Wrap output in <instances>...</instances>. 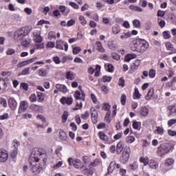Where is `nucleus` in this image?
<instances>
[{
    "mask_svg": "<svg viewBox=\"0 0 176 176\" xmlns=\"http://www.w3.org/2000/svg\"><path fill=\"white\" fill-rule=\"evenodd\" d=\"M14 53H15L14 50L12 48H9L6 51V54H8V56H12V54H14Z\"/></svg>",
    "mask_w": 176,
    "mask_h": 176,
    "instance_id": "nucleus-58",
    "label": "nucleus"
},
{
    "mask_svg": "<svg viewBox=\"0 0 176 176\" xmlns=\"http://www.w3.org/2000/svg\"><path fill=\"white\" fill-rule=\"evenodd\" d=\"M102 80H103L104 83H106V82H111V80H112V77L104 76L102 77Z\"/></svg>",
    "mask_w": 176,
    "mask_h": 176,
    "instance_id": "nucleus-53",
    "label": "nucleus"
},
{
    "mask_svg": "<svg viewBox=\"0 0 176 176\" xmlns=\"http://www.w3.org/2000/svg\"><path fill=\"white\" fill-rule=\"evenodd\" d=\"M74 97L75 100H79L80 101H85L86 98V94L83 90L80 89L79 91H76L74 94Z\"/></svg>",
    "mask_w": 176,
    "mask_h": 176,
    "instance_id": "nucleus-6",
    "label": "nucleus"
},
{
    "mask_svg": "<svg viewBox=\"0 0 176 176\" xmlns=\"http://www.w3.org/2000/svg\"><path fill=\"white\" fill-rule=\"evenodd\" d=\"M21 87H22L23 90H25V91H27V90H28V84L25 82H22L21 84Z\"/></svg>",
    "mask_w": 176,
    "mask_h": 176,
    "instance_id": "nucleus-63",
    "label": "nucleus"
},
{
    "mask_svg": "<svg viewBox=\"0 0 176 176\" xmlns=\"http://www.w3.org/2000/svg\"><path fill=\"white\" fill-rule=\"evenodd\" d=\"M28 65V62L27 60L22 61L17 65L18 68H21V67H25Z\"/></svg>",
    "mask_w": 176,
    "mask_h": 176,
    "instance_id": "nucleus-50",
    "label": "nucleus"
},
{
    "mask_svg": "<svg viewBox=\"0 0 176 176\" xmlns=\"http://www.w3.org/2000/svg\"><path fill=\"white\" fill-rule=\"evenodd\" d=\"M98 136L102 140V141H104V142H105L106 144L107 142H108V141H109V138H108V136L105 135V133H104V132L102 131L98 133Z\"/></svg>",
    "mask_w": 176,
    "mask_h": 176,
    "instance_id": "nucleus-19",
    "label": "nucleus"
},
{
    "mask_svg": "<svg viewBox=\"0 0 176 176\" xmlns=\"http://www.w3.org/2000/svg\"><path fill=\"white\" fill-rule=\"evenodd\" d=\"M65 50L67 52L68 50V43L63 40H59L56 41V48L59 49V50Z\"/></svg>",
    "mask_w": 176,
    "mask_h": 176,
    "instance_id": "nucleus-7",
    "label": "nucleus"
},
{
    "mask_svg": "<svg viewBox=\"0 0 176 176\" xmlns=\"http://www.w3.org/2000/svg\"><path fill=\"white\" fill-rule=\"evenodd\" d=\"M40 10L43 12L45 14H47L50 11V8L49 6H46L44 8H40Z\"/></svg>",
    "mask_w": 176,
    "mask_h": 176,
    "instance_id": "nucleus-43",
    "label": "nucleus"
},
{
    "mask_svg": "<svg viewBox=\"0 0 176 176\" xmlns=\"http://www.w3.org/2000/svg\"><path fill=\"white\" fill-rule=\"evenodd\" d=\"M114 69H115V68L113 67V65H112V64L107 65V72H108L112 73V72H113Z\"/></svg>",
    "mask_w": 176,
    "mask_h": 176,
    "instance_id": "nucleus-54",
    "label": "nucleus"
},
{
    "mask_svg": "<svg viewBox=\"0 0 176 176\" xmlns=\"http://www.w3.org/2000/svg\"><path fill=\"white\" fill-rule=\"evenodd\" d=\"M69 5L72 6V8H74V9H79V6H78L75 2L70 1Z\"/></svg>",
    "mask_w": 176,
    "mask_h": 176,
    "instance_id": "nucleus-59",
    "label": "nucleus"
},
{
    "mask_svg": "<svg viewBox=\"0 0 176 176\" xmlns=\"http://www.w3.org/2000/svg\"><path fill=\"white\" fill-rule=\"evenodd\" d=\"M140 65H141V60L137 59L135 60V61L134 62L133 65L131 66V68L135 71L137 69H138V67H140Z\"/></svg>",
    "mask_w": 176,
    "mask_h": 176,
    "instance_id": "nucleus-26",
    "label": "nucleus"
},
{
    "mask_svg": "<svg viewBox=\"0 0 176 176\" xmlns=\"http://www.w3.org/2000/svg\"><path fill=\"white\" fill-rule=\"evenodd\" d=\"M37 98L38 102H43V101H45V96L41 92L37 93Z\"/></svg>",
    "mask_w": 176,
    "mask_h": 176,
    "instance_id": "nucleus-30",
    "label": "nucleus"
},
{
    "mask_svg": "<svg viewBox=\"0 0 176 176\" xmlns=\"http://www.w3.org/2000/svg\"><path fill=\"white\" fill-rule=\"evenodd\" d=\"M101 90L104 93V94H108V93H109V89L106 85H103L101 87Z\"/></svg>",
    "mask_w": 176,
    "mask_h": 176,
    "instance_id": "nucleus-56",
    "label": "nucleus"
},
{
    "mask_svg": "<svg viewBox=\"0 0 176 176\" xmlns=\"http://www.w3.org/2000/svg\"><path fill=\"white\" fill-rule=\"evenodd\" d=\"M170 145L165 143L158 147L157 153L159 156H164L166 153H168V152H170Z\"/></svg>",
    "mask_w": 176,
    "mask_h": 176,
    "instance_id": "nucleus-5",
    "label": "nucleus"
},
{
    "mask_svg": "<svg viewBox=\"0 0 176 176\" xmlns=\"http://www.w3.org/2000/svg\"><path fill=\"white\" fill-rule=\"evenodd\" d=\"M28 109V102L23 100L21 102L18 113H23L24 111H27Z\"/></svg>",
    "mask_w": 176,
    "mask_h": 176,
    "instance_id": "nucleus-11",
    "label": "nucleus"
},
{
    "mask_svg": "<svg viewBox=\"0 0 176 176\" xmlns=\"http://www.w3.org/2000/svg\"><path fill=\"white\" fill-rule=\"evenodd\" d=\"M80 50H82L80 47H74L73 48V54H78V53H79V52H80Z\"/></svg>",
    "mask_w": 176,
    "mask_h": 176,
    "instance_id": "nucleus-57",
    "label": "nucleus"
},
{
    "mask_svg": "<svg viewBox=\"0 0 176 176\" xmlns=\"http://www.w3.org/2000/svg\"><path fill=\"white\" fill-rule=\"evenodd\" d=\"M133 24L135 28H140V27H141V22L138 19H134L133 21Z\"/></svg>",
    "mask_w": 176,
    "mask_h": 176,
    "instance_id": "nucleus-37",
    "label": "nucleus"
},
{
    "mask_svg": "<svg viewBox=\"0 0 176 176\" xmlns=\"http://www.w3.org/2000/svg\"><path fill=\"white\" fill-rule=\"evenodd\" d=\"M149 113V109L146 107H143L140 109V115L142 116H148V114Z\"/></svg>",
    "mask_w": 176,
    "mask_h": 176,
    "instance_id": "nucleus-23",
    "label": "nucleus"
},
{
    "mask_svg": "<svg viewBox=\"0 0 176 176\" xmlns=\"http://www.w3.org/2000/svg\"><path fill=\"white\" fill-rule=\"evenodd\" d=\"M124 78L123 77L120 78L118 80V85L121 86L122 87H124Z\"/></svg>",
    "mask_w": 176,
    "mask_h": 176,
    "instance_id": "nucleus-51",
    "label": "nucleus"
},
{
    "mask_svg": "<svg viewBox=\"0 0 176 176\" xmlns=\"http://www.w3.org/2000/svg\"><path fill=\"white\" fill-rule=\"evenodd\" d=\"M83 107V104L82 102H76V107L73 108L74 111H78V109H81V108Z\"/></svg>",
    "mask_w": 176,
    "mask_h": 176,
    "instance_id": "nucleus-40",
    "label": "nucleus"
},
{
    "mask_svg": "<svg viewBox=\"0 0 176 176\" xmlns=\"http://www.w3.org/2000/svg\"><path fill=\"white\" fill-rule=\"evenodd\" d=\"M131 170L133 171H135V170H138V162H134L133 163L129 165Z\"/></svg>",
    "mask_w": 176,
    "mask_h": 176,
    "instance_id": "nucleus-32",
    "label": "nucleus"
},
{
    "mask_svg": "<svg viewBox=\"0 0 176 176\" xmlns=\"http://www.w3.org/2000/svg\"><path fill=\"white\" fill-rule=\"evenodd\" d=\"M8 105L12 111H14L17 108V102L14 98H11L8 100Z\"/></svg>",
    "mask_w": 176,
    "mask_h": 176,
    "instance_id": "nucleus-14",
    "label": "nucleus"
},
{
    "mask_svg": "<svg viewBox=\"0 0 176 176\" xmlns=\"http://www.w3.org/2000/svg\"><path fill=\"white\" fill-rule=\"evenodd\" d=\"M131 34H130V32H128L126 33H124L122 35L120 36V39H127V38H130Z\"/></svg>",
    "mask_w": 176,
    "mask_h": 176,
    "instance_id": "nucleus-44",
    "label": "nucleus"
},
{
    "mask_svg": "<svg viewBox=\"0 0 176 176\" xmlns=\"http://www.w3.org/2000/svg\"><path fill=\"white\" fill-rule=\"evenodd\" d=\"M115 167H116V162L113 161L109 164V166L107 168V175H111L112 173H113V170H115Z\"/></svg>",
    "mask_w": 176,
    "mask_h": 176,
    "instance_id": "nucleus-15",
    "label": "nucleus"
},
{
    "mask_svg": "<svg viewBox=\"0 0 176 176\" xmlns=\"http://www.w3.org/2000/svg\"><path fill=\"white\" fill-rule=\"evenodd\" d=\"M165 46L167 50H173L174 49V45L171 42H166L165 43Z\"/></svg>",
    "mask_w": 176,
    "mask_h": 176,
    "instance_id": "nucleus-39",
    "label": "nucleus"
},
{
    "mask_svg": "<svg viewBox=\"0 0 176 176\" xmlns=\"http://www.w3.org/2000/svg\"><path fill=\"white\" fill-rule=\"evenodd\" d=\"M163 36L164 39H170L171 38V35L170 34V32L164 31L163 32Z\"/></svg>",
    "mask_w": 176,
    "mask_h": 176,
    "instance_id": "nucleus-46",
    "label": "nucleus"
},
{
    "mask_svg": "<svg viewBox=\"0 0 176 176\" xmlns=\"http://www.w3.org/2000/svg\"><path fill=\"white\" fill-rule=\"evenodd\" d=\"M66 79H69V80H74V79H75V75L72 72H67L66 73Z\"/></svg>",
    "mask_w": 176,
    "mask_h": 176,
    "instance_id": "nucleus-29",
    "label": "nucleus"
},
{
    "mask_svg": "<svg viewBox=\"0 0 176 176\" xmlns=\"http://www.w3.org/2000/svg\"><path fill=\"white\" fill-rule=\"evenodd\" d=\"M102 109L104 111H109L111 109V106L108 103H104L102 107Z\"/></svg>",
    "mask_w": 176,
    "mask_h": 176,
    "instance_id": "nucleus-60",
    "label": "nucleus"
},
{
    "mask_svg": "<svg viewBox=\"0 0 176 176\" xmlns=\"http://www.w3.org/2000/svg\"><path fill=\"white\" fill-rule=\"evenodd\" d=\"M8 157H9L8 151L4 149H0V163L8 162Z\"/></svg>",
    "mask_w": 176,
    "mask_h": 176,
    "instance_id": "nucleus-9",
    "label": "nucleus"
},
{
    "mask_svg": "<svg viewBox=\"0 0 176 176\" xmlns=\"http://www.w3.org/2000/svg\"><path fill=\"white\" fill-rule=\"evenodd\" d=\"M111 57L113 60H116V61H119V60H120V55L116 53H113L111 54Z\"/></svg>",
    "mask_w": 176,
    "mask_h": 176,
    "instance_id": "nucleus-49",
    "label": "nucleus"
},
{
    "mask_svg": "<svg viewBox=\"0 0 176 176\" xmlns=\"http://www.w3.org/2000/svg\"><path fill=\"white\" fill-rule=\"evenodd\" d=\"M135 97L136 98H140L141 94H140V91H138V88H135Z\"/></svg>",
    "mask_w": 176,
    "mask_h": 176,
    "instance_id": "nucleus-64",
    "label": "nucleus"
},
{
    "mask_svg": "<svg viewBox=\"0 0 176 176\" xmlns=\"http://www.w3.org/2000/svg\"><path fill=\"white\" fill-rule=\"evenodd\" d=\"M38 162H39V158L32 157L29 160L30 170L34 174H39L42 171V166L37 165Z\"/></svg>",
    "mask_w": 176,
    "mask_h": 176,
    "instance_id": "nucleus-4",
    "label": "nucleus"
},
{
    "mask_svg": "<svg viewBox=\"0 0 176 176\" xmlns=\"http://www.w3.org/2000/svg\"><path fill=\"white\" fill-rule=\"evenodd\" d=\"M89 116H90V113L88 111H86L83 114L81 115V119L87 120V119H89Z\"/></svg>",
    "mask_w": 176,
    "mask_h": 176,
    "instance_id": "nucleus-41",
    "label": "nucleus"
},
{
    "mask_svg": "<svg viewBox=\"0 0 176 176\" xmlns=\"http://www.w3.org/2000/svg\"><path fill=\"white\" fill-rule=\"evenodd\" d=\"M139 160L140 163H143L144 166H148L149 164V158L148 157H141Z\"/></svg>",
    "mask_w": 176,
    "mask_h": 176,
    "instance_id": "nucleus-25",
    "label": "nucleus"
},
{
    "mask_svg": "<svg viewBox=\"0 0 176 176\" xmlns=\"http://www.w3.org/2000/svg\"><path fill=\"white\" fill-rule=\"evenodd\" d=\"M30 101H31V102H36V95L35 94H32L30 95Z\"/></svg>",
    "mask_w": 176,
    "mask_h": 176,
    "instance_id": "nucleus-52",
    "label": "nucleus"
},
{
    "mask_svg": "<svg viewBox=\"0 0 176 176\" xmlns=\"http://www.w3.org/2000/svg\"><path fill=\"white\" fill-rule=\"evenodd\" d=\"M0 104H1V105H3V107H4V108H6L8 107V102H6V99H5V98L1 99Z\"/></svg>",
    "mask_w": 176,
    "mask_h": 176,
    "instance_id": "nucleus-55",
    "label": "nucleus"
},
{
    "mask_svg": "<svg viewBox=\"0 0 176 176\" xmlns=\"http://www.w3.org/2000/svg\"><path fill=\"white\" fill-rule=\"evenodd\" d=\"M38 75L39 76H46L47 75V72L45 69H41L38 70Z\"/></svg>",
    "mask_w": 176,
    "mask_h": 176,
    "instance_id": "nucleus-36",
    "label": "nucleus"
},
{
    "mask_svg": "<svg viewBox=\"0 0 176 176\" xmlns=\"http://www.w3.org/2000/svg\"><path fill=\"white\" fill-rule=\"evenodd\" d=\"M148 166L151 168H153V170H157V168H159V163H157L155 160H151L148 162Z\"/></svg>",
    "mask_w": 176,
    "mask_h": 176,
    "instance_id": "nucleus-18",
    "label": "nucleus"
},
{
    "mask_svg": "<svg viewBox=\"0 0 176 176\" xmlns=\"http://www.w3.org/2000/svg\"><path fill=\"white\" fill-rule=\"evenodd\" d=\"M176 123V119H171V120H169L168 121V126L169 127H171V126H173V124H175Z\"/></svg>",
    "mask_w": 176,
    "mask_h": 176,
    "instance_id": "nucleus-61",
    "label": "nucleus"
},
{
    "mask_svg": "<svg viewBox=\"0 0 176 176\" xmlns=\"http://www.w3.org/2000/svg\"><path fill=\"white\" fill-rule=\"evenodd\" d=\"M148 76L150 78H155L156 76V70L150 69L148 72Z\"/></svg>",
    "mask_w": 176,
    "mask_h": 176,
    "instance_id": "nucleus-48",
    "label": "nucleus"
},
{
    "mask_svg": "<svg viewBox=\"0 0 176 176\" xmlns=\"http://www.w3.org/2000/svg\"><path fill=\"white\" fill-rule=\"evenodd\" d=\"M135 141V138L133 136H129L126 138V144H133Z\"/></svg>",
    "mask_w": 176,
    "mask_h": 176,
    "instance_id": "nucleus-38",
    "label": "nucleus"
},
{
    "mask_svg": "<svg viewBox=\"0 0 176 176\" xmlns=\"http://www.w3.org/2000/svg\"><path fill=\"white\" fill-rule=\"evenodd\" d=\"M60 102L63 105H65V104H67V105H71L72 102H74V99L72 97H63L60 99Z\"/></svg>",
    "mask_w": 176,
    "mask_h": 176,
    "instance_id": "nucleus-13",
    "label": "nucleus"
},
{
    "mask_svg": "<svg viewBox=\"0 0 176 176\" xmlns=\"http://www.w3.org/2000/svg\"><path fill=\"white\" fill-rule=\"evenodd\" d=\"M28 34V32H25V28L20 29L14 33V39L17 42H20L22 46H28V45L31 43V40L24 38Z\"/></svg>",
    "mask_w": 176,
    "mask_h": 176,
    "instance_id": "nucleus-2",
    "label": "nucleus"
},
{
    "mask_svg": "<svg viewBox=\"0 0 176 176\" xmlns=\"http://www.w3.org/2000/svg\"><path fill=\"white\" fill-rule=\"evenodd\" d=\"M126 100H127V96H126V94H122L121 96V99H120L122 105H126Z\"/></svg>",
    "mask_w": 176,
    "mask_h": 176,
    "instance_id": "nucleus-42",
    "label": "nucleus"
},
{
    "mask_svg": "<svg viewBox=\"0 0 176 176\" xmlns=\"http://www.w3.org/2000/svg\"><path fill=\"white\" fill-rule=\"evenodd\" d=\"M82 173L85 175H93L94 172H93V170L90 168H85L84 170H82Z\"/></svg>",
    "mask_w": 176,
    "mask_h": 176,
    "instance_id": "nucleus-35",
    "label": "nucleus"
},
{
    "mask_svg": "<svg viewBox=\"0 0 176 176\" xmlns=\"http://www.w3.org/2000/svg\"><path fill=\"white\" fill-rule=\"evenodd\" d=\"M134 46L132 47L133 52H138V53H144L148 50L149 47V43L145 40H138L134 43Z\"/></svg>",
    "mask_w": 176,
    "mask_h": 176,
    "instance_id": "nucleus-3",
    "label": "nucleus"
},
{
    "mask_svg": "<svg viewBox=\"0 0 176 176\" xmlns=\"http://www.w3.org/2000/svg\"><path fill=\"white\" fill-rule=\"evenodd\" d=\"M174 159L173 158H168L165 161V166H167L168 167L170 166H173L174 164Z\"/></svg>",
    "mask_w": 176,
    "mask_h": 176,
    "instance_id": "nucleus-33",
    "label": "nucleus"
},
{
    "mask_svg": "<svg viewBox=\"0 0 176 176\" xmlns=\"http://www.w3.org/2000/svg\"><path fill=\"white\" fill-rule=\"evenodd\" d=\"M33 38L36 43H41L43 41V38L41 36V31L35 30L33 32Z\"/></svg>",
    "mask_w": 176,
    "mask_h": 176,
    "instance_id": "nucleus-10",
    "label": "nucleus"
},
{
    "mask_svg": "<svg viewBox=\"0 0 176 176\" xmlns=\"http://www.w3.org/2000/svg\"><path fill=\"white\" fill-rule=\"evenodd\" d=\"M90 112L93 124H96L98 122V112L94 107L91 108Z\"/></svg>",
    "mask_w": 176,
    "mask_h": 176,
    "instance_id": "nucleus-8",
    "label": "nucleus"
},
{
    "mask_svg": "<svg viewBox=\"0 0 176 176\" xmlns=\"http://www.w3.org/2000/svg\"><path fill=\"white\" fill-rule=\"evenodd\" d=\"M56 89L60 91V93H67L68 91V89L67 88V86L63 85V84H56Z\"/></svg>",
    "mask_w": 176,
    "mask_h": 176,
    "instance_id": "nucleus-16",
    "label": "nucleus"
},
{
    "mask_svg": "<svg viewBox=\"0 0 176 176\" xmlns=\"http://www.w3.org/2000/svg\"><path fill=\"white\" fill-rule=\"evenodd\" d=\"M96 46L98 52H100V53H104L105 52V49L102 47V43H101V41H97L96 43Z\"/></svg>",
    "mask_w": 176,
    "mask_h": 176,
    "instance_id": "nucleus-22",
    "label": "nucleus"
},
{
    "mask_svg": "<svg viewBox=\"0 0 176 176\" xmlns=\"http://www.w3.org/2000/svg\"><path fill=\"white\" fill-rule=\"evenodd\" d=\"M79 20H80V24H82V25H86V24H87V21H86L85 16H80Z\"/></svg>",
    "mask_w": 176,
    "mask_h": 176,
    "instance_id": "nucleus-47",
    "label": "nucleus"
},
{
    "mask_svg": "<svg viewBox=\"0 0 176 176\" xmlns=\"http://www.w3.org/2000/svg\"><path fill=\"white\" fill-rule=\"evenodd\" d=\"M72 164L75 168H79L82 166V161L79 159H74Z\"/></svg>",
    "mask_w": 176,
    "mask_h": 176,
    "instance_id": "nucleus-20",
    "label": "nucleus"
},
{
    "mask_svg": "<svg viewBox=\"0 0 176 176\" xmlns=\"http://www.w3.org/2000/svg\"><path fill=\"white\" fill-rule=\"evenodd\" d=\"M134 58H137V54H128L124 58V61H126V63H130V61H131V60Z\"/></svg>",
    "mask_w": 176,
    "mask_h": 176,
    "instance_id": "nucleus-17",
    "label": "nucleus"
},
{
    "mask_svg": "<svg viewBox=\"0 0 176 176\" xmlns=\"http://www.w3.org/2000/svg\"><path fill=\"white\" fill-rule=\"evenodd\" d=\"M154 133L159 135H163L164 134V129L162 126H156Z\"/></svg>",
    "mask_w": 176,
    "mask_h": 176,
    "instance_id": "nucleus-21",
    "label": "nucleus"
},
{
    "mask_svg": "<svg viewBox=\"0 0 176 176\" xmlns=\"http://www.w3.org/2000/svg\"><path fill=\"white\" fill-rule=\"evenodd\" d=\"M14 143V146L15 148L11 153V157H13V159H14L17 156V153H19V150L17 149V148H19V146L20 145V142L15 140Z\"/></svg>",
    "mask_w": 176,
    "mask_h": 176,
    "instance_id": "nucleus-12",
    "label": "nucleus"
},
{
    "mask_svg": "<svg viewBox=\"0 0 176 176\" xmlns=\"http://www.w3.org/2000/svg\"><path fill=\"white\" fill-rule=\"evenodd\" d=\"M30 67L24 68L21 73L19 74L18 76H21V75H30Z\"/></svg>",
    "mask_w": 176,
    "mask_h": 176,
    "instance_id": "nucleus-27",
    "label": "nucleus"
},
{
    "mask_svg": "<svg viewBox=\"0 0 176 176\" xmlns=\"http://www.w3.org/2000/svg\"><path fill=\"white\" fill-rule=\"evenodd\" d=\"M129 9H131V10H135V12H143V10H144L140 7H138V6H134V5H131L129 6Z\"/></svg>",
    "mask_w": 176,
    "mask_h": 176,
    "instance_id": "nucleus-28",
    "label": "nucleus"
},
{
    "mask_svg": "<svg viewBox=\"0 0 176 176\" xmlns=\"http://www.w3.org/2000/svg\"><path fill=\"white\" fill-rule=\"evenodd\" d=\"M122 152V155L120 158V162L122 164H126L130 159V154L131 153V148L129 146H124V142L120 141L116 146V153L117 155H120Z\"/></svg>",
    "mask_w": 176,
    "mask_h": 176,
    "instance_id": "nucleus-1",
    "label": "nucleus"
},
{
    "mask_svg": "<svg viewBox=\"0 0 176 176\" xmlns=\"http://www.w3.org/2000/svg\"><path fill=\"white\" fill-rule=\"evenodd\" d=\"M168 135H170V137H175L176 135V131H173L171 129L168 130Z\"/></svg>",
    "mask_w": 176,
    "mask_h": 176,
    "instance_id": "nucleus-62",
    "label": "nucleus"
},
{
    "mask_svg": "<svg viewBox=\"0 0 176 176\" xmlns=\"http://www.w3.org/2000/svg\"><path fill=\"white\" fill-rule=\"evenodd\" d=\"M154 93H155V89H153V88L150 89L147 93V95L145 97L146 100H151V98L153 97Z\"/></svg>",
    "mask_w": 176,
    "mask_h": 176,
    "instance_id": "nucleus-24",
    "label": "nucleus"
},
{
    "mask_svg": "<svg viewBox=\"0 0 176 176\" xmlns=\"http://www.w3.org/2000/svg\"><path fill=\"white\" fill-rule=\"evenodd\" d=\"M112 32L114 34V35H118V34L120 33V28L113 27L112 28Z\"/></svg>",
    "mask_w": 176,
    "mask_h": 176,
    "instance_id": "nucleus-45",
    "label": "nucleus"
},
{
    "mask_svg": "<svg viewBox=\"0 0 176 176\" xmlns=\"http://www.w3.org/2000/svg\"><path fill=\"white\" fill-rule=\"evenodd\" d=\"M69 113L68 111H64L62 115V123H65L68 119Z\"/></svg>",
    "mask_w": 176,
    "mask_h": 176,
    "instance_id": "nucleus-34",
    "label": "nucleus"
},
{
    "mask_svg": "<svg viewBox=\"0 0 176 176\" xmlns=\"http://www.w3.org/2000/svg\"><path fill=\"white\" fill-rule=\"evenodd\" d=\"M59 137H60V139L62 140V141L67 140V133L64 132V131H60L59 132Z\"/></svg>",
    "mask_w": 176,
    "mask_h": 176,
    "instance_id": "nucleus-31",
    "label": "nucleus"
}]
</instances>
